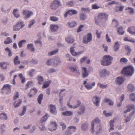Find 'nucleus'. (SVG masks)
<instances>
[{"label": "nucleus", "instance_id": "obj_26", "mask_svg": "<svg viewBox=\"0 0 135 135\" xmlns=\"http://www.w3.org/2000/svg\"><path fill=\"white\" fill-rule=\"evenodd\" d=\"M27 49L31 52H33L35 51V49L33 44L32 43L29 44L27 46Z\"/></svg>", "mask_w": 135, "mask_h": 135}, {"label": "nucleus", "instance_id": "obj_37", "mask_svg": "<svg viewBox=\"0 0 135 135\" xmlns=\"http://www.w3.org/2000/svg\"><path fill=\"white\" fill-rule=\"evenodd\" d=\"M12 42V40L10 37H8L4 41V43L6 44H8L11 43Z\"/></svg>", "mask_w": 135, "mask_h": 135}, {"label": "nucleus", "instance_id": "obj_32", "mask_svg": "<svg viewBox=\"0 0 135 135\" xmlns=\"http://www.w3.org/2000/svg\"><path fill=\"white\" fill-rule=\"evenodd\" d=\"M11 86L8 84L4 85L2 89V90H6L10 91L11 90Z\"/></svg>", "mask_w": 135, "mask_h": 135}, {"label": "nucleus", "instance_id": "obj_13", "mask_svg": "<svg viewBox=\"0 0 135 135\" xmlns=\"http://www.w3.org/2000/svg\"><path fill=\"white\" fill-rule=\"evenodd\" d=\"M82 71V77L83 78H85L88 76L89 75V71L87 70L86 68H81Z\"/></svg>", "mask_w": 135, "mask_h": 135}, {"label": "nucleus", "instance_id": "obj_64", "mask_svg": "<svg viewBox=\"0 0 135 135\" xmlns=\"http://www.w3.org/2000/svg\"><path fill=\"white\" fill-rule=\"evenodd\" d=\"M91 8L93 9H95L100 8V7L97 4L95 3L91 5Z\"/></svg>", "mask_w": 135, "mask_h": 135}, {"label": "nucleus", "instance_id": "obj_52", "mask_svg": "<svg viewBox=\"0 0 135 135\" xmlns=\"http://www.w3.org/2000/svg\"><path fill=\"white\" fill-rule=\"evenodd\" d=\"M120 98L121 99V100L120 102L117 105V106L118 107H120L122 105V102L124 98V96L123 94L122 95Z\"/></svg>", "mask_w": 135, "mask_h": 135}, {"label": "nucleus", "instance_id": "obj_11", "mask_svg": "<svg viewBox=\"0 0 135 135\" xmlns=\"http://www.w3.org/2000/svg\"><path fill=\"white\" fill-rule=\"evenodd\" d=\"M100 122V120L98 118H96L92 122L91 124V132L93 133L95 131L94 128V126L95 124L99 123Z\"/></svg>", "mask_w": 135, "mask_h": 135}, {"label": "nucleus", "instance_id": "obj_62", "mask_svg": "<svg viewBox=\"0 0 135 135\" xmlns=\"http://www.w3.org/2000/svg\"><path fill=\"white\" fill-rule=\"evenodd\" d=\"M53 59H50L49 60L46 62V63L47 65H53Z\"/></svg>", "mask_w": 135, "mask_h": 135}, {"label": "nucleus", "instance_id": "obj_48", "mask_svg": "<svg viewBox=\"0 0 135 135\" xmlns=\"http://www.w3.org/2000/svg\"><path fill=\"white\" fill-rule=\"evenodd\" d=\"M120 62L122 64H126L128 62V60L126 58L123 57L120 59Z\"/></svg>", "mask_w": 135, "mask_h": 135}, {"label": "nucleus", "instance_id": "obj_43", "mask_svg": "<svg viewBox=\"0 0 135 135\" xmlns=\"http://www.w3.org/2000/svg\"><path fill=\"white\" fill-rule=\"evenodd\" d=\"M68 11L69 13V15L70 16H72L73 15L76 14L78 13L77 11L74 9L69 10Z\"/></svg>", "mask_w": 135, "mask_h": 135}, {"label": "nucleus", "instance_id": "obj_46", "mask_svg": "<svg viewBox=\"0 0 135 135\" xmlns=\"http://www.w3.org/2000/svg\"><path fill=\"white\" fill-rule=\"evenodd\" d=\"M126 9L128 10V12L131 14H133L134 13L133 9L131 7H126Z\"/></svg>", "mask_w": 135, "mask_h": 135}, {"label": "nucleus", "instance_id": "obj_58", "mask_svg": "<svg viewBox=\"0 0 135 135\" xmlns=\"http://www.w3.org/2000/svg\"><path fill=\"white\" fill-rule=\"evenodd\" d=\"M39 128L41 131H44L46 129L45 125L42 123H41L40 125L39 126Z\"/></svg>", "mask_w": 135, "mask_h": 135}, {"label": "nucleus", "instance_id": "obj_23", "mask_svg": "<svg viewBox=\"0 0 135 135\" xmlns=\"http://www.w3.org/2000/svg\"><path fill=\"white\" fill-rule=\"evenodd\" d=\"M62 114L64 116H70L73 115V112L71 111H66L62 112Z\"/></svg>", "mask_w": 135, "mask_h": 135}, {"label": "nucleus", "instance_id": "obj_22", "mask_svg": "<svg viewBox=\"0 0 135 135\" xmlns=\"http://www.w3.org/2000/svg\"><path fill=\"white\" fill-rule=\"evenodd\" d=\"M67 25L70 28L75 27L77 25L76 23L74 21L69 22L67 23Z\"/></svg>", "mask_w": 135, "mask_h": 135}, {"label": "nucleus", "instance_id": "obj_27", "mask_svg": "<svg viewBox=\"0 0 135 135\" xmlns=\"http://www.w3.org/2000/svg\"><path fill=\"white\" fill-rule=\"evenodd\" d=\"M128 31L131 34L135 35V26H132L131 28H129L128 29Z\"/></svg>", "mask_w": 135, "mask_h": 135}, {"label": "nucleus", "instance_id": "obj_12", "mask_svg": "<svg viewBox=\"0 0 135 135\" xmlns=\"http://www.w3.org/2000/svg\"><path fill=\"white\" fill-rule=\"evenodd\" d=\"M125 80L124 77L120 76L116 78L115 80L116 83L118 85H121L123 83Z\"/></svg>", "mask_w": 135, "mask_h": 135}, {"label": "nucleus", "instance_id": "obj_25", "mask_svg": "<svg viewBox=\"0 0 135 135\" xmlns=\"http://www.w3.org/2000/svg\"><path fill=\"white\" fill-rule=\"evenodd\" d=\"M134 111L133 110V112L132 113H131L129 114V116L127 117L126 115H125V122H124L125 123H127L128 122L130 121L131 119V117L133 115L134 113Z\"/></svg>", "mask_w": 135, "mask_h": 135}, {"label": "nucleus", "instance_id": "obj_55", "mask_svg": "<svg viewBox=\"0 0 135 135\" xmlns=\"http://www.w3.org/2000/svg\"><path fill=\"white\" fill-rule=\"evenodd\" d=\"M26 106H23V110L22 113H20L19 115L21 116L23 115L26 112Z\"/></svg>", "mask_w": 135, "mask_h": 135}, {"label": "nucleus", "instance_id": "obj_36", "mask_svg": "<svg viewBox=\"0 0 135 135\" xmlns=\"http://www.w3.org/2000/svg\"><path fill=\"white\" fill-rule=\"evenodd\" d=\"M51 82L52 81L51 80L47 81L42 86V88H45L49 86L50 84L51 83Z\"/></svg>", "mask_w": 135, "mask_h": 135}, {"label": "nucleus", "instance_id": "obj_39", "mask_svg": "<svg viewBox=\"0 0 135 135\" xmlns=\"http://www.w3.org/2000/svg\"><path fill=\"white\" fill-rule=\"evenodd\" d=\"M97 86L101 88L104 89L108 87V85L107 84L104 85L100 83H98L97 84Z\"/></svg>", "mask_w": 135, "mask_h": 135}, {"label": "nucleus", "instance_id": "obj_5", "mask_svg": "<svg viewBox=\"0 0 135 135\" xmlns=\"http://www.w3.org/2000/svg\"><path fill=\"white\" fill-rule=\"evenodd\" d=\"M92 40V36L91 33H88L87 35L84 36L83 38V42L84 44H87L91 41Z\"/></svg>", "mask_w": 135, "mask_h": 135}, {"label": "nucleus", "instance_id": "obj_10", "mask_svg": "<svg viewBox=\"0 0 135 135\" xmlns=\"http://www.w3.org/2000/svg\"><path fill=\"white\" fill-rule=\"evenodd\" d=\"M109 74V72L105 69H102L99 71V75L100 78L105 77Z\"/></svg>", "mask_w": 135, "mask_h": 135}, {"label": "nucleus", "instance_id": "obj_28", "mask_svg": "<svg viewBox=\"0 0 135 135\" xmlns=\"http://www.w3.org/2000/svg\"><path fill=\"white\" fill-rule=\"evenodd\" d=\"M128 90L131 92L134 91L135 88L134 86L132 84H129L127 86Z\"/></svg>", "mask_w": 135, "mask_h": 135}, {"label": "nucleus", "instance_id": "obj_59", "mask_svg": "<svg viewBox=\"0 0 135 135\" xmlns=\"http://www.w3.org/2000/svg\"><path fill=\"white\" fill-rule=\"evenodd\" d=\"M35 71V70L34 69H32L31 70L28 72L29 75L31 77H32L33 76L34 74V72Z\"/></svg>", "mask_w": 135, "mask_h": 135}, {"label": "nucleus", "instance_id": "obj_40", "mask_svg": "<svg viewBox=\"0 0 135 135\" xmlns=\"http://www.w3.org/2000/svg\"><path fill=\"white\" fill-rule=\"evenodd\" d=\"M37 78L38 83L40 85L42 84L44 80L43 77L42 76H37Z\"/></svg>", "mask_w": 135, "mask_h": 135}, {"label": "nucleus", "instance_id": "obj_20", "mask_svg": "<svg viewBox=\"0 0 135 135\" xmlns=\"http://www.w3.org/2000/svg\"><path fill=\"white\" fill-rule=\"evenodd\" d=\"M49 107L50 108L51 113L52 114H56V106L54 105L50 104L49 105Z\"/></svg>", "mask_w": 135, "mask_h": 135}, {"label": "nucleus", "instance_id": "obj_3", "mask_svg": "<svg viewBox=\"0 0 135 135\" xmlns=\"http://www.w3.org/2000/svg\"><path fill=\"white\" fill-rule=\"evenodd\" d=\"M62 4L59 0H54L51 3L50 6V8L54 11L56 10L59 6H61Z\"/></svg>", "mask_w": 135, "mask_h": 135}, {"label": "nucleus", "instance_id": "obj_56", "mask_svg": "<svg viewBox=\"0 0 135 135\" xmlns=\"http://www.w3.org/2000/svg\"><path fill=\"white\" fill-rule=\"evenodd\" d=\"M35 20L33 19L30 21L29 22V24L28 25V27L30 28L31 26L35 23Z\"/></svg>", "mask_w": 135, "mask_h": 135}, {"label": "nucleus", "instance_id": "obj_34", "mask_svg": "<svg viewBox=\"0 0 135 135\" xmlns=\"http://www.w3.org/2000/svg\"><path fill=\"white\" fill-rule=\"evenodd\" d=\"M66 41L69 44L72 43L74 41V38L70 37H69L66 38Z\"/></svg>", "mask_w": 135, "mask_h": 135}, {"label": "nucleus", "instance_id": "obj_29", "mask_svg": "<svg viewBox=\"0 0 135 135\" xmlns=\"http://www.w3.org/2000/svg\"><path fill=\"white\" fill-rule=\"evenodd\" d=\"M22 103V100L20 99H18V101H15L14 103V107L17 108Z\"/></svg>", "mask_w": 135, "mask_h": 135}, {"label": "nucleus", "instance_id": "obj_1", "mask_svg": "<svg viewBox=\"0 0 135 135\" xmlns=\"http://www.w3.org/2000/svg\"><path fill=\"white\" fill-rule=\"evenodd\" d=\"M134 69L132 65H128L124 68L122 73L124 75L127 76H131L133 74Z\"/></svg>", "mask_w": 135, "mask_h": 135}, {"label": "nucleus", "instance_id": "obj_57", "mask_svg": "<svg viewBox=\"0 0 135 135\" xmlns=\"http://www.w3.org/2000/svg\"><path fill=\"white\" fill-rule=\"evenodd\" d=\"M26 41L25 40H23L20 41L18 44L19 47V48L21 47L22 46V44L24 43H26Z\"/></svg>", "mask_w": 135, "mask_h": 135}, {"label": "nucleus", "instance_id": "obj_8", "mask_svg": "<svg viewBox=\"0 0 135 135\" xmlns=\"http://www.w3.org/2000/svg\"><path fill=\"white\" fill-rule=\"evenodd\" d=\"M74 47H71L70 49V51L71 54L74 56H79L80 55L83 53L84 50L76 52L75 51Z\"/></svg>", "mask_w": 135, "mask_h": 135}, {"label": "nucleus", "instance_id": "obj_42", "mask_svg": "<svg viewBox=\"0 0 135 135\" xmlns=\"http://www.w3.org/2000/svg\"><path fill=\"white\" fill-rule=\"evenodd\" d=\"M14 63L15 65L19 64H20V62L18 60V57L17 56L15 57L14 60Z\"/></svg>", "mask_w": 135, "mask_h": 135}, {"label": "nucleus", "instance_id": "obj_19", "mask_svg": "<svg viewBox=\"0 0 135 135\" xmlns=\"http://www.w3.org/2000/svg\"><path fill=\"white\" fill-rule=\"evenodd\" d=\"M37 90L35 88L31 89L30 92L28 94L29 97L31 98L33 95L35 94L37 92Z\"/></svg>", "mask_w": 135, "mask_h": 135}, {"label": "nucleus", "instance_id": "obj_54", "mask_svg": "<svg viewBox=\"0 0 135 135\" xmlns=\"http://www.w3.org/2000/svg\"><path fill=\"white\" fill-rule=\"evenodd\" d=\"M88 125L86 123L83 124L81 127V129L84 130H85L88 128Z\"/></svg>", "mask_w": 135, "mask_h": 135}, {"label": "nucleus", "instance_id": "obj_14", "mask_svg": "<svg viewBox=\"0 0 135 135\" xmlns=\"http://www.w3.org/2000/svg\"><path fill=\"white\" fill-rule=\"evenodd\" d=\"M100 99L97 96H95L93 97L92 99V101L93 103L96 106H98L99 105V103L100 102Z\"/></svg>", "mask_w": 135, "mask_h": 135}, {"label": "nucleus", "instance_id": "obj_15", "mask_svg": "<svg viewBox=\"0 0 135 135\" xmlns=\"http://www.w3.org/2000/svg\"><path fill=\"white\" fill-rule=\"evenodd\" d=\"M23 15H25V18L26 19L29 18L32 15L33 12L27 10H23Z\"/></svg>", "mask_w": 135, "mask_h": 135}, {"label": "nucleus", "instance_id": "obj_16", "mask_svg": "<svg viewBox=\"0 0 135 135\" xmlns=\"http://www.w3.org/2000/svg\"><path fill=\"white\" fill-rule=\"evenodd\" d=\"M50 126L52 127H54L53 128H49L48 129L49 131L52 132L53 131H55L56 130L57 127V125L56 122L54 121L51 122Z\"/></svg>", "mask_w": 135, "mask_h": 135}, {"label": "nucleus", "instance_id": "obj_41", "mask_svg": "<svg viewBox=\"0 0 135 135\" xmlns=\"http://www.w3.org/2000/svg\"><path fill=\"white\" fill-rule=\"evenodd\" d=\"M68 129H69V131L71 132L72 133L73 132H75L76 129V127L74 126H69L68 128Z\"/></svg>", "mask_w": 135, "mask_h": 135}, {"label": "nucleus", "instance_id": "obj_9", "mask_svg": "<svg viewBox=\"0 0 135 135\" xmlns=\"http://www.w3.org/2000/svg\"><path fill=\"white\" fill-rule=\"evenodd\" d=\"M108 17V15L105 12L101 13H99L98 16V20H104L106 21Z\"/></svg>", "mask_w": 135, "mask_h": 135}, {"label": "nucleus", "instance_id": "obj_44", "mask_svg": "<svg viewBox=\"0 0 135 135\" xmlns=\"http://www.w3.org/2000/svg\"><path fill=\"white\" fill-rule=\"evenodd\" d=\"M58 51V49H56L55 50H53L49 52L48 53V55L49 56H51L55 55L57 53Z\"/></svg>", "mask_w": 135, "mask_h": 135}, {"label": "nucleus", "instance_id": "obj_17", "mask_svg": "<svg viewBox=\"0 0 135 135\" xmlns=\"http://www.w3.org/2000/svg\"><path fill=\"white\" fill-rule=\"evenodd\" d=\"M53 65L55 66H57L58 65L60 64L61 63V61L60 59L56 57L53 59Z\"/></svg>", "mask_w": 135, "mask_h": 135}, {"label": "nucleus", "instance_id": "obj_49", "mask_svg": "<svg viewBox=\"0 0 135 135\" xmlns=\"http://www.w3.org/2000/svg\"><path fill=\"white\" fill-rule=\"evenodd\" d=\"M50 20L53 22H57L59 20V18L55 16H51L50 17Z\"/></svg>", "mask_w": 135, "mask_h": 135}, {"label": "nucleus", "instance_id": "obj_4", "mask_svg": "<svg viewBox=\"0 0 135 135\" xmlns=\"http://www.w3.org/2000/svg\"><path fill=\"white\" fill-rule=\"evenodd\" d=\"M112 21L115 22L116 24V25L115 26V27H117V31L118 33L120 35H123L124 33V31L122 26H119L118 27V23L117 21L115 19H114L112 20Z\"/></svg>", "mask_w": 135, "mask_h": 135}, {"label": "nucleus", "instance_id": "obj_60", "mask_svg": "<svg viewBox=\"0 0 135 135\" xmlns=\"http://www.w3.org/2000/svg\"><path fill=\"white\" fill-rule=\"evenodd\" d=\"M13 30L15 31H19L21 28L17 24L13 27Z\"/></svg>", "mask_w": 135, "mask_h": 135}, {"label": "nucleus", "instance_id": "obj_24", "mask_svg": "<svg viewBox=\"0 0 135 135\" xmlns=\"http://www.w3.org/2000/svg\"><path fill=\"white\" fill-rule=\"evenodd\" d=\"M85 108L84 106H82L80 108V111L77 112V113L79 115H81L83 114L85 112Z\"/></svg>", "mask_w": 135, "mask_h": 135}, {"label": "nucleus", "instance_id": "obj_47", "mask_svg": "<svg viewBox=\"0 0 135 135\" xmlns=\"http://www.w3.org/2000/svg\"><path fill=\"white\" fill-rule=\"evenodd\" d=\"M0 119L7 120V117L6 114L4 113H2L0 114Z\"/></svg>", "mask_w": 135, "mask_h": 135}, {"label": "nucleus", "instance_id": "obj_33", "mask_svg": "<svg viewBox=\"0 0 135 135\" xmlns=\"http://www.w3.org/2000/svg\"><path fill=\"white\" fill-rule=\"evenodd\" d=\"M134 105H130L129 107V108L126 110L124 111V113H126L128 112H130L131 110L134 109Z\"/></svg>", "mask_w": 135, "mask_h": 135}, {"label": "nucleus", "instance_id": "obj_61", "mask_svg": "<svg viewBox=\"0 0 135 135\" xmlns=\"http://www.w3.org/2000/svg\"><path fill=\"white\" fill-rule=\"evenodd\" d=\"M125 49L126 51H128L127 53V55H129L131 51L130 46L128 45L126 46H125Z\"/></svg>", "mask_w": 135, "mask_h": 135}, {"label": "nucleus", "instance_id": "obj_18", "mask_svg": "<svg viewBox=\"0 0 135 135\" xmlns=\"http://www.w3.org/2000/svg\"><path fill=\"white\" fill-rule=\"evenodd\" d=\"M59 28V27L57 25L52 24L50 26V30L52 32L57 31Z\"/></svg>", "mask_w": 135, "mask_h": 135}, {"label": "nucleus", "instance_id": "obj_45", "mask_svg": "<svg viewBox=\"0 0 135 135\" xmlns=\"http://www.w3.org/2000/svg\"><path fill=\"white\" fill-rule=\"evenodd\" d=\"M49 117V115L46 114L41 119V123H43L46 121Z\"/></svg>", "mask_w": 135, "mask_h": 135}, {"label": "nucleus", "instance_id": "obj_2", "mask_svg": "<svg viewBox=\"0 0 135 135\" xmlns=\"http://www.w3.org/2000/svg\"><path fill=\"white\" fill-rule=\"evenodd\" d=\"M103 60L101 61V64L103 65L108 66L112 63L113 58L108 55H105L103 57Z\"/></svg>", "mask_w": 135, "mask_h": 135}, {"label": "nucleus", "instance_id": "obj_30", "mask_svg": "<svg viewBox=\"0 0 135 135\" xmlns=\"http://www.w3.org/2000/svg\"><path fill=\"white\" fill-rule=\"evenodd\" d=\"M18 10L17 8L15 9H13L12 13L14 16L17 18L19 17L20 16V14L18 13Z\"/></svg>", "mask_w": 135, "mask_h": 135}, {"label": "nucleus", "instance_id": "obj_31", "mask_svg": "<svg viewBox=\"0 0 135 135\" xmlns=\"http://www.w3.org/2000/svg\"><path fill=\"white\" fill-rule=\"evenodd\" d=\"M8 63H6L5 62H0V67L2 69H6L7 68V66H4L5 64H8Z\"/></svg>", "mask_w": 135, "mask_h": 135}, {"label": "nucleus", "instance_id": "obj_35", "mask_svg": "<svg viewBox=\"0 0 135 135\" xmlns=\"http://www.w3.org/2000/svg\"><path fill=\"white\" fill-rule=\"evenodd\" d=\"M51 82L52 81L51 80L47 81L42 86V88H45L49 86L50 84L51 83Z\"/></svg>", "mask_w": 135, "mask_h": 135}, {"label": "nucleus", "instance_id": "obj_7", "mask_svg": "<svg viewBox=\"0 0 135 135\" xmlns=\"http://www.w3.org/2000/svg\"><path fill=\"white\" fill-rule=\"evenodd\" d=\"M84 86L88 90H90L92 89L93 87L95 85V82H93L91 83H88L86 81H84L83 83Z\"/></svg>", "mask_w": 135, "mask_h": 135}, {"label": "nucleus", "instance_id": "obj_51", "mask_svg": "<svg viewBox=\"0 0 135 135\" xmlns=\"http://www.w3.org/2000/svg\"><path fill=\"white\" fill-rule=\"evenodd\" d=\"M17 24L19 26H20L21 28H22L25 26L23 21L21 20H20L18 22Z\"/></svg>", "mask_w": 135, "mask_h": 135}, {"label": "nucleus", "instance_id": "obj_21", "mask_svg": "<svg viewBox=\"0 0 135 135\" xmlns=\"http://www.w3.org/2000/svg\"><path fill=\"white\" fill-rule=\"evenodd\" d=\"M115 118L110 120L109 122V125L110 127V128L109 129V132H110L112 131H113L114 129V123L115 122Z\"/></svg>", "mask_w": 135, "mask_h": 135}, {"label": "nucleus", "instance_id": "obj_63", "mask_svg": "<svg viewBox=\"0 0 135 135\" xmlns=\"http://www.w3.org/2000/svg\"><path fill=\"white\" fill-rule=\"evenodd\" d=\"M7 21L8 19L6 17L4 18L2 20V24L4 25H5L6 24L7 22Z\"/></svg>", "mask_w": 135, "mask_h": 135}, {"label": "nucleus", "instance_id": "obj_6", "mask_svg": "<svg viewBox=\"0 0 135 135\" xmlns=\"http://www.w3.org/2000/svg\"><path fill=\"white\" fill-rule=\"evenodd\" d=\"M69 70L71 72L75 74H77L78 75L80 74L79 70L78 69V67L75 65H71L69 67Z\"/></svg>", "mask_w": 135, "mask_h": 135}, {"label": "nucleus", "instance_id": "obj_50", "mask_svg": "<svg viewBox=\"0 0 135 135\" xmlns=\"http://www.w3.org/2000/svg\"><path fill=\"white\" fill-rule=\"evenodd\" d=\"M130 100L133 102L135 101V93H131L129 96Z\"/></svg>", "mask_w": 135, "mask_h": 135}, {"label": "nucleus", "instance_id": "obj_53", "mask_svg": "<svg viewBox=\"0 0 135 135\" xmlns=\"http://www.w3.org/2000/svg\"><path fill=\"white\" fill-rule=\"evenodd\" d=\"M43 94H41L39 95L37 98L38 102L40 104L41 103V100L43 99Z\"/></svg>", "mask_w": 135, "mask_h": 135}, {"label": "nucleus", "instance_id": "obj_38", "mask_svg": "<svg viewBox=\"0 0 135 135\" xmlns=\"http://www.w3.org/2000/svg\"><path fill=\"white\" fill-rule=\"evenodd\" d=\"M119 43L117 41L115 43L114 49V50L115 51H117L119 49Z\"/></svg>", "mask_w": 135, "mask_h": 135}]
</instances>
